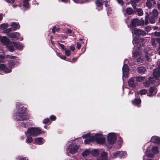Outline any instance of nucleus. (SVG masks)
<instances>
[{
    "label": "nucleus",
    "instance_id": "obj_1",
    "mask_svg": "<svg viewBox=\"0 0 160 160\" xmlns=\"http://www.w3.org/2000/svg\"><path fill=\"white\" fill-rule=\"evenodd\" d=\"M18 103L17 104V108L18 109L16 114V119L17 121L26 120L29 118V116L27 114V108L22 105L18 106Z\"/></svg>",
    "mask_w": 160,
    "mask_h": 160
},
{
    "label": "nucleus",
    "instance_id": "obj_2",
    "mask_svg": "<svg viewBox=\"0 0 160 160\" xmlns=\"http://www.w3.org/2000/svg\"><path fill=\"white\" fill-rule=\"evenodd\" d=\"M27 132L30 136L36 137L42 133L41 130L37 127H31L28 128Z\"/></svg>",
    "mask_w": 160,
    "mask_h": 160
},
{
    "label": "nucleus",
    "instance_id": "obj_3",
    "mask_svg": "<svg viewBox=\"0 0 160 160\" xmlns=\"http://www.w3.org/2000/svg\"><path fill=\"white\" fill-rule=\"evenodd\" d=\"M91 139L93 140V142L95 141L98 144H102L105 142V138L101 134L97 133L92 136Z\"/></svg>",
    "mask_w": 160,
    "mask_h": 160
},
{
    "label": "nucleus",
    "instance_id": "obj_4",
    "mask_svg": "<svg viewBox=\"0 0 160 160\" xmlns=\"http://www.w3.org/2000/svg\"><path fill=\"white\" fill-rule=\"evenodd\" d=\"M117 140L116 135L114 133H110L108 136L107 141L110 145H113L116 142Z\"/></svg>",
    "mask_w": 160,
    "mask_h": 160
},
{
    "label": "nucleus",
    "instance_id": "obj_5",
    "mask_svg": "<svg viewBox=\"0 0 160 160\" xmlns=\"http://www.w3.org/2000/svg\"><path fill=\"white\" fill-rule=\"evenodd\" d=\"M141 51H134L133 53V57L134 58H136L137 62H142L143 61V57L141 56Z\"/></svg>",
    "mask_w": 160,
    "mask_h": 160
},
{
    "label": "nucleus",
    "instance_id": "obj_6",
    "mask_svg": "<svg viewBox=\"0 0 160 160\" xmlns=\"http://www.w3.org/2000/svg\"><path fill=\"white\" fill-rule=\"evenodd\" d=\"M144 22L142 20H139L138 19L135 18L132 20L131 22L130 25V27L138 26H142L144 25Z\"/></svg>",
    "mask_w": 160,
    "mask_h": 160
},
{
    "label": "nucleus",
    "instance_id": "obj_7",
    "mask_svg": "<svg viewBox=\"0 0 160 160\" xmlns=\"http://www.w3.org/2000/svg\"><path fill=\"white\" fill-rule=\"evenodd\" d=\"M143 38L138 39L135 38L133 39L132 40V43L135 46H136L139 49L141 46V43H142V45L143 44Z\"/></svg>",
    "mask_w": 160,
    "mask_h": 160
},
{
    "label": "nucleus",
    "instance_id": "obj_8",
    "mask_svg": "<svg viewBox=\"0 0 160 160\" xmlns=\"http://www.w3.org/2000/svg\"><path fill=\"white\" fill-rule=\"evenodd\" d=\"M156 89V88L155 86H153L150 87L149 90V93L147 94V96L149 97H152L155 95L157 92L156 90L155 92L154 93Z\"/></svg>",
    "mask_w": 160,
    "mask_h": 160
},
{
    "label": "nucleus",
    "instance_id": "obj_9",
    "mask_svg": "<svg viewBox=\"0 0 160 160\" xmlns=\"http://www.w3.org/2000/svg\"><path fill=\"white\" fill-rule=\"evenodd\" d=\"M156 82L155 80L152 77L148 78V80L145 81L143 82L144 85L145 87H148L151 83L152 84H154Z\"/></svg>",
    "mask_w": 160,
    "mask_h": 160
},
{
    "label": "nucleus",
    "instance_id": "obj_10",
    "mask_svg": "<svg viewBox=\"0 0 160 160\" xmlns=\"http://www.w3.org/2000/svg\"><path fill=\"white\" fill-rule=\"evenodd\" d=\"M135 78H132L129 79L128 83L129 86L131 88H135L138 84L137 82H135Z\"/></svg>",
    "mask_w": 160,
    "mask_h": 160
},
{
    "label": "nucleus",
    "instance_id": "obj_11",
    "mask_svg": "<svg viewBox=\"0 0 160 160\" xmlns=\"http://www.w3.org/2000/svg\"><path fill=\"white\" fill-rule=\"evenodd\" d=\"M134 33L136 36H139L140 35H145L146 34V33L145 32V31L136 28H134Z\"/></svg>",
    "mask_w": 160,
    "mask_h": 160
},
{
    "label": "nucleus",
    "instance_id": "obj_12",
    "mask_svg": "<svg viewBox=\"0 0 160 160\" xmlns=\"http://www.w3.org/2000/svg\"><path fill=\"white\" fill-rule=\"evenodd\" d=\"M153 76L156 80H158L160 77V69L158 68L155 69L153 73Z\"/></svg>",
    "mask_w": 160,
    "mask_h": 160
},
{
    "label": "nucleus",
    "instance_id": "obj_13",
    "mask_svg": "<svg viewBox=\"0 0 160 160\" xmlns=\"http://www.w3.org/2000/svg\"><path fill=\"white\" fill-rule=\"evenodd\" d=\"M132 104L134 105L140 107L141 103V100L140 98H135L132 101Z\"/></svg>",
    "mask_w": 160,
    "mask_h": 160
},
{
    "label": "nucleus",
    "instance_id": "obj_14",
    "mask_svg": "<svg viewBox=\"0 0 160 160\" xmlns=\"http://www.w3.org/2000/svg\"><path fill=\"white\" fill-rule=\"evenodd\" d=\"M7 35L10 38H13L16 40L18 39V37L19 36L20 34L17 32L8 33Z\"/></svg>",
    "mask_w": 160,
    "mask_h": 160
},
{
    "label": "nucleus",
    "instance_id": "obj_15",
    "mask_svg": "<svg viewBox=\"0 0 160 160\" xmlns=\"http://www.w3.org/2000/svg\"><path fill=\"white\" fill-rule=\"evenodd\" d=\"M78 149V146L77 144H73L71 146L70 149V152L73 154L75 153Z\"/></svg>",
    "mask_w": 160,
    "mask_h": 160
},
{
    "label": "nucleus",
    "instance_id": "obj_16",
    "mask_svg": "<svg viewBox=\"0 0 160 160\" xmlns=\"http://www.w3.org/2000/svg\"><path fill=\"white\" fill-rule=\"evenodd\" d=\"M151 140L152 142L155 144L160 145V138L156 136L152 137Z\"/></svg>",
    "mask_w": 160,
    "mask_h": 160
},
{
    "label": "nucleus",
    "instance_id": "obj_17",
    "mask_svg": "<svg viewBox=\"0 0 160 160\" xmlns=\"http://www.w3.org/2000/svg\"><path fill=\"white\" fill-rule=\"evenodd\" d=\"M12 44L17 49H22L23 47L22 44H21L18 42H13Z\"/></svg>",
    "mask_w": 160,
    "mask_h": 160
},
{
    "label": "nucleus",
    "instance_id": "obj_18",
    "mask_svg": "<svg viewBox=\"0 0 160 160\" xmlns=\"http://www.w3.org/2000/svg\"><path fill=\"white\" fill-rule=\"evenodd\" d=\"M15 65V60H9L8 61V66L9 68L12 69Z\"/></svg>",
    "mask_w": 160,
    "mask_h": 160
},
{
    "label": "nucleus",
    "instance_id": "obj_19",
    "mask_svg": "<svg viewBox=\"0 0 160 160\" xmlns=\"http://www.w3.org/2000/svg\"><path fill=\"white\" fill-rule=\"evenodd\" d=\"M43 138L41 137L36 138L35 139L34 142L35 143L38 145H42L43 144L44 142L42 141Z\"/></svg>",
    "mask_w": 160,
    "mask_h": 160
},
{
    "label": "nucleus",
    "instance_id": "obj_20",
    "mask_svg": "<svg viewBox=\"0 0 160 160\" xmlns=\"http://www.w3.org/2000/svg\"><path fill=\"white\" fill-rule=\"evenodd\" d=\"M2 42L5 45H7L9 43V40L6 37H3L1 38Z\"/></svg>",
    "mask_w": 160,
    "mask_h": 160
},
{
    "label": "nucleus",
    "instance_id": "obj_21",
    "mask_svg": "<svg viewBox=\"0 0 160 160\" xmlns=\"http://www.w3.org/2000/svg\"><path fill=\"white\" fill-rule=\"evenodd\" d=\"M11 26L12 27L13 31L15 30L20 28V25L18 23L13 22L12 23Z\"/></svg>",
    "mask_w": 160,
    "mask_h": 160
},
{
    "label": "nucleus",
    "instance_id": "obj_22",
    "mask_svg": "<svg viewBox=\"0 0 160 160\" xmlns=\"http://www.w3.org/2000/svg\"><path fill=\"white\" fill-rule=\"evenodd\" d=\"M146 71L145 68L143 67H140L138 68V73L141 74H143Z\"/></svg>",
    "mask_w": 160,
    "mask_h": 160
},
{
    "label": "nucleus",
    "instance_id": "obj_23",
    "mask_svg": "<svg viewBox=\"0 0 160 160\" xmlns=\"http://www.w3.org/2000/svg\"><path fill=\"white\" fill-rule=\"evenodd\" d=\"M103 2L102 0H96L95 1V3L97 7H102L103 5Z\"/></svg>",
    "mask_w": 160,
    "mask_h": 160
},
{
    "label": "nucleus",
    "instance_id": "obj_24",
    "mask_svg": "<svg viewBox=\"0 0 160 160\" xmlns=\"http://www.w3.org/2000/svg\"><path fill=\"white\" fill-rule=\"evenodd\" d=\"M126 154V152L123 151H119L118 152H116L114 153V155H118L121 158L123 156H124Z\"/></svg>",
    "mask_w": 160,
    "mask_h": 160
},
{
    "label": "nucleus",
    "instance_id": "obj_25",
    "mask_svg": "<svg viewBox=\"0 0 160 160\" xmlns=\"http://www.w3.org/2000/svg\"><path fill=\"white\" fill-rule=\"evenodd\" d=\"M123 72H128L129 71L128 67L127 65L124 64L122 68Z\"/></svg>",
    "mask_w": 160,
    "mask_h": 160
},
{
    "label": "nucleus",
    "instance_id": "obj_26",
    "mask_svg": "<svg viewBox=\"0 0 160 160\" xmlns=\"http://www.w3.org/2000/svg\"><path fill=\"white\" fill-rule=\"evenodd\" d=\"M108 154L105 152H103L101 154V156L102 158V160H107V156Z\"/></svg>",
    "mask_w": 160,
    "mask_h": 160
},
{
    "label": "nucleus",
    "instance_id": "obj_27",
    "mask_svg": "<svg viewBox=\"0 0 160 160\" xmlns=\"http://www.w3.org/2000/svg\"><path fill=\"white\" fill-rule=\"evenodd\" d=\"M91 153L92 155L94 156H98L99 154V152L98 150L93 149L92 150Z\"/></svg>",
    "mask_w": 160,
    "mask_h": 160
},
{
    "label": "nucleus",
    "instance_id": "obj_28",
    "mask_svg": "<svg viewBox=\"0 0 160 160\" xmlns=\"http://www.w3.org/2000/svg\"><path fill=\"white\" fill-rule=\"evenodd\" d=\"M152 1L153 2V4H155V1H153V0H147V2H146V5L147 7L149 8L151 7L152 5L151 2Z\"/></svg>",
    "mask_w": 160,
    "mask_h": 160
},
{
    "label": "nucleus",
    "instance_id": "obj_29",
    "mask_svg": "<svg viewBox=\"0 0 160 160\" xmlns=\"http://www.w3.org/2000/svg\"><path fill=\"white\" fill-rule=\"evenodd\" d=\"M158 10L155 9H154L152 12V14L155 18H157L158 16Z\"/></svg>",
    "mask_w": 160,
    "mask_h": 160
},
{
    "label": "nucleus",
    "instance_id": "obj_30",
    "mask_svg": "<svg viewBox=\"0 0 160 160\" xmlns=\"http://www.w3.org/2000/svg\"><path fill=\"white\" fill-rule=\"evenodd\" d=\"M150 51H145V57L147 61L149 62H150L151 61V59L149 58L150 55L149 54V55H148V53Z\"/></svg>",
    "mask_w": 160,
    "mask_h": 160
},
{
    "label": "nucleus",
    "instance_id": "obj_31",
    "mask_svg": "<svg viewBox=\"0 0 160 160\" xmlns=\"http://www.w3.org/2000/svg\"><path fill=\"white\" fill-rule=\"evenodd\" d=\"M126 13L129 15H131L133 13V11L131 8H128L126 9Z\"/></svg>",
    "mask_w": 160,
    "mask_h": 160
},
{
    "label": "nucleus",
    "instance_id": "obj_32",
    "mask_svg": "<svg viewBox=\"0 0 160 160\" xmlns=\"http://www.w3.org/2000/svg\"><path fill=\"white\" fill-rule=\"evenodd\" d=\"M92 136H91L89 139H85L84 140V142L85 144H88L90 143L91 142H93V140H92L91 138Z\"/></svg>",
    "mask_w": 160,
    "mask_h": 160
},
{
    "label": "nucleus",
    "instance_id": "obj_33",
    "mask_svg": "<svg viewBox=\"0 0 160 160\" xmlns=\"http://www.w3.org/2000/svg\"><path fill=\"white\" fill-rule=\"evenodd\" d=\"M145 79L144 77H137L135 78V80L137 82H142L143 79Z\"/></svg>",
    "mask_w": 160,
    "mask_h": 160
},
{
    "label": "nucleus",
    "instance_id": "obj_34",
    "mask_svg": "<svg viewBox=\"0 0 160 160\" xmlns=\"http://www.w3.org/2000/svg\"><path fill=\"white\" fill-rule=\"evenodd\" d=\"M152 151L154 153H158L159 152L158 148L157 147H153L152 149Z\"/></svg>",
    "mask_w": 160,
    "mask_h": 160
},
{
    "label": "nucleus",
    "instance_id": "obj_35",
    "mask_svg": "<svg viewBox=\"0 0 160 160\" xmlns=\"http://www.w3.org/2000/svg\"><path fill=\"white\" fill-rule=\"evenodd\" d=\"M139 1V0H131V3L132 6L135 8L136 5V2H138Z\"/></svg>",
    "mask_w": 160,
    "mask_h": 160
},
{
    "label": "nucleus",
    "instance_id": "obj_36",
    "mask_svg": "<svg viewBox=\"0 0 160 160\" xmlns=\"http://www.w3.org/2000/svg\"><path fill=\"white\" fill-rule=\"evenodd\" d=\"M33 141V139L32 138L28 136L27 137V138L26 140V142L28 143H31Z\"/></svg>",
    "mask_w": 160,
    "mask_h": 160
},
{
    "label": "nucleus",
    "instance_id": "obj_37",
    "mask_svg": "<svg viewBox=\"0 0 160 160\" xmlns=\"http://www.w3.org/2000/svg\"><path fill=\"white\" fill-rule=\"evenodd\" d=\"M147 92V90L146 89H142L139 91V94L143 95L146 94Z\"/></svg>",
    "mask_w": 160,
    "mask_h": 160
},
{
    "label": "nucleus",
    "instance_id": "obj_38",
    "mask_svg": "<svg viewBox=\"0 0 160 160\" xmlns=\"http://www.w3.org/2000/svg\"><path fill=\"white\" fill-rule=\"evenodd\" d=\"M57 53V55L61 59L65 60L66 59V57L65 56L62 55L61 53H58L56 52Z\"/></svg>",
    "mask_w": 160,
    "mask_h": 160
},
{
    "label": "nucleus",
    "instance_id": "obj_39",
    "mask_svg": "<svg viewBox=\"0 0 160 160\" xmlns=\"http://www.w3.org/2000/svg\"><path fill=\"white\" fill-rule=\"evenodd\" d=\"M5 61V56L3 55H0V63H3Z\"/></svg>",
    "mask_w": 160,
    "mask_h": 160
},
{
    "label": "nucleus",
    "instance_id": "obj_40",
    "mask_svg": "<svg viewBox=\"0 0 160 160\" xmlns=\"http://www.w3.org/2000/svg\"><path fill=\"white\" fill-rule=\"evenodd\" d=\"M90 152L89 151L86 150L82 152V155L83 157L89 155Z\"/></svg>",
    "mask_w": 160,
    "mask_h": 160
},
{
    "label": "nucleus",
    "instance_id": "obj_41",
    "mask_svg": "<svg viewBox=\"0 0 160 160\" xmlns=\"http://www.w3.org/2000/svg\"><path fill=\"white\" fill-rule=\"evenodd\" d=\"M29 1H24L23 6L25 8H28L29 7Z\"/></svg>",
    "mask_w": 160,
    "mask_h": 160
},
{
    "label": "nucleus",
    "instance_id": "obj_42",
    "mask_svg": "<svg viewBox=\"0 0 160 160\" xmlns=\"http://www.w3.org/2000/svg\"><path fill=\"white\" fill-rule=\"evenodd\" d=\"M75 3H83L86 2L85 0H73Z\"/></svg>",
    "mask_w": 160,
    "mask_h": 160
},
{
    "label": "nucleus",
    "instance_id": "obj_43",
    "mask_svg": "<svg viewBox=\"0 0 160 160\" xmlns=\"http://www.w3.org/2000/svg\"><path fill=\"white\" fill-rule=\"evenodd\" d=\"M6 68V66L4 64H0V70L4 71Z\"/></svg>",
    "mask_w": 160,
    "mask_h": 160
},
{
    "label": "nucleus",
    "instance_id": "obj_44",
    "mask_svg": "<svg viewBox=\"0 0 160 160\" xmlns=\"http://www.w3.org/2000/svg\"><path fill=\"white\" fill-rule=\"evenodd\" d=\"M137 11L138 14L139 16H142L143 14L142 10L140 8L137 9Z\"/></svg>",
    "mask_w": 160,
    "mask_h": 160
},
{
    "label": "nucleus",
    "instance_id": "obj_45",
    "mask_svg": "<svg viewBox=\"0 0 160 160\" xmlns=\"http://www.w3.org/2000/svg\"><path fill=\"white\" fill-rule=\"evenodd\" d=\"M78 59L77 58H73L72 59V60L70 59H69L68 58L67 59V60H66L67 61H68L71 62H75V61H76Z\"/></svg>",
    "mask_w": 160,
    "mask_h": 160
},
{
    "label": "nucleus",
    "instance_id": "obj_46",
    "mask_svg": "<svg viewBox=\"0 0 160 160\" xmlns=\"http://www.w3.org/2000/svg\"><path fill=\"white\" fill-rule=\"evenodd\" d=\"M146 14H147V15L145 17V21L144 22V23L145 25H146L148 24V18L149 17V15L147 12Z\"/></svg>",
    "mask_w": 160,
    "mask_h": 160
},
{
    "label": "nucleus",
    "instance_id": "obj_47",
    "mask_svg": "<svg viewBox=\"0 0 160 160\" xmlns=\"http://www.w3.org/2000/svg\"><path fill=\"white\" fill-rule=\"evenodd\" d=\"M59 30V28H56V26H54L52 29V32L53 33H54L56 31H58Z\"/></svg>",
    "mask_w": 160,
    "mask_h": 160
},
{
    "label": "nucleus",
    "instance_id": "obj_48",
    "mask_svg": "<svg viewBox=\"0 0 160 160\" xmlns=\"http://www.w3.org/2000/svg\"><path fill=\"white\" fill-rule=\"evenodd\" d=\"M21 126L24 128H27L28 126V123L27 122H23L22 123Z\"/></svg>",
    "mask_w": 160,
    "mask_h": 160
},
{
    "label": "nucleus",
    "instance_id": "obj_49",
    "mask_svg": "<svg viewBox=\"0 0 160 160\" xmlns=\"http://www.w3.org/2000/svg\"><path fill=\"white\" fill-rule=\"evenodd\" d=\"M12 69L11 68H8L6 67V68L5 69L4 71L5 72V73H10L12 72Z\"/></svg>",
    "mask_w": 160,
    "mask_h": 160
},
{
    "label": "nucleus",
    "instance_id": "obj_50",
    "mask_svg": "<svg viewBox=\"0 0 160 160\" xmlns=\"http://www.w3.org/2000/svg\"><path fill=\"white\" fill-rule=\"evenodd\" d=\"M154 17H151L149 19V21L150 23H154L155 22V19Z\"/></svg>",
    "mask_w": 160,
    "mask_h": 160
},
{
    "label": "nucleus",
    "instance_id": "obj_51",
    "mask_svg": "<svg viewBox=\"0 0 160 160\" xmlns=\"http://www.w3.org/2000/svg\"><path fill=\"white\" fill-rule=\"evenodd\" d=\"M90 133H87L86 134L83 135L82 136V137L83 138H89L90 137Z\"/></svg>",
    "mask_w": 160,
    "mask_h": 160
},
{
    "label": "nucleus",
    "instance_id": "obj_52",
    "mask_svg": "<svg viewBox=\"0 0 160 160\" xmlns=\"http://www.w3.org/2000/svg\"><path fill=\"white\" fill-rule=\"evenodd\" d=\"M50 118L52 121H55L56 119V117L55 115H52L50 116Z\"/></svg>",
    "mask_w": 160,
    "mask_h": 160
},
{
    "label": "nucleus",
    "instance_id": "obj_53",
    "mask_svg": "<svg viewBox=\"0 0 160 160\" xmlns=\"http://www.w3.org/2000/svg\"><path fill=\"white\" fill-rule=\"evenodd\" d=\"M50 119L48 118L45 119L43 122V123L44 124H48L50 122Z\"/></svg>",
    "mask_w": 160,
    "mask_h": 160
},
{
    "label": "nucleus",
    "instance_id": "obj_54",
    "mask_svg": "<svg viewBox=\"0 0 160 160\" xmlns=\"http://www.w3.org/2000/svg\"><path fill=\"white\" fill-rule=\"evenodd\" d=\"M156 40L154 38H152L151 39V42L152 45L154 46H156V43L155 42Z\"/></svg>",
    "mask_w": 160,
    "mask_h": 160
},
{
    "label": "nucleus",
    "instance_id": "obj_55",
    "mask_svg": "<svg viewBox=\"0 0 160 160\" xmlns=\"http://www.w3.org/2000/svg\"><path fill=\"white\" fill-rule=\"evenodd\" d=\"M117 1L118 3L122 6L124 4V2L122 0H117Z\"/></svg>",
    "mask_w": 160,
    "mask_h": 160
},
{
    "label": "nucleus",
    "instance_id": "obj_56",
    "mask_svg": "<svg viewBox=\"0 0 160 160\" xmlns=\"http://www.w3.org/2000/svg\"><path fill=\"white\" fill-rule=\"evenodd\" d=\"M8 26V24L7 23L2 24L1 26V28L2 29L6 28H7Z\"/></svg>",
    "mask_w": 160,
    "mask_h": 160
},
{
    "label": "nucleus",
    "instance_id": "obj_57",
    "mask_svg": "<svg viewBox=\"0 0 160 160\" xmlns=\"http://www.w3.org/2000/svg\"><path fill=\"white\" fill-rule=\"evenodd\" d=\"M12 28H8L5 29V32L6 33H8H8H9V32L11 31H12Z\"/></svg>",
    "mask_w": 160,
    "mask_h": 160
},
{
    "label": "nucleus",
    "instance_id": "obj_58",
    "mask_svg": "<svg viewBox=\"0 0 160 160\" xmlns=\"http://www.w3.org/2000/svg\"><path fill=\"white\" fill-rule=\"evenodd\" d=\"M71 51H65V54L67 56H69L71 55Z\"/></svg>",
    "mask_w": 160,
    "mask_h": 160
},
{
    "label": "nucleus",
    "instance_id": "obj_59",
    "mask_svg": "<svg viewBox=\"0 0 160 160\" xmlns=\"http://www.w3.org/2000/svg\"><path fill=\"white\" fill-rule=\"evenodd\" d=\"M7 56L8 58H9L12 59H15L17 58V57H16L15 56H12L10 55H7Z\"/></svg>",
    "mask_w": 160,
    "mask_h": 160
},
{
    "label": "nucleus",
    "instance_id": "obj_60",
    "mask_svg": "<svg viewBox=\"0 0 160 160\" xmlns=\"http://www.w3.org/2000/svg\"><path fill=\"white\" fill-rule=\"evenodd\" d=\"M145 30L147 32H148L150 31V30L151 29V28L150 27H149V26H148L145 28Z\"/></svg>",
    "mask_w": 160,
    "mask_h": 160
},
{
    "label": "nucleus",
    "instance_id": "obj_61",
    "mask_svg": "<svg viewBox=\"0 0 160 160\" xmlns=\"http://www.w3.org/2000/svg\"><path fill=\"white\" fill-rule=\"evenodd\" d=\"M77 47L78 49H79L81 48V44L78 42H77Z\"/></svg>",
    "mask_w": 160,
    "mask_h": 160
},
{
    "label": "nucleus",
    "instance_id": "obj_62",
    "mask_svg": "<svg viewBox=\"0 0 160 160\" xmlns=\"http://www.w3.org/2000/svg\"><path fill=\"white\" fill-rule=\"evenodd\" d=\"M20 160H28L27 158L23 157H20Z\"/></svg>",
    "mask_w": 160,
    "mask_h": 160
},
{
    "label": "nucleus",
    "instance_id": "obj_63",
    "mask_svg": "<svg viewBox=\"0 0 160 160\" xmlns=\"http://www.w3.org/2000/svg\"><path fill=\"white\" fill-rule=\"evenodd\" d=\"M154 35L157 36H160V32H155L154 33Z\"/></svg>",
    "mask_w": 160,
    "mask_h": 160
},
{
    "label": "nucleus",
    "instance_id": "obj_64",
    "mask_svg": "<svg viewBox=\"0 0 160 160\" xmlns=\"http://www.w3.org/2000/svg\"><path fill=\"white\" fill-rule=\"evenodd\" d=\"M156 41L159 44V48L160 49V38H157L156 40Z\"/></svg>",
    "mask_w": 160,
    "mask_h": 160
}]
</instances>
